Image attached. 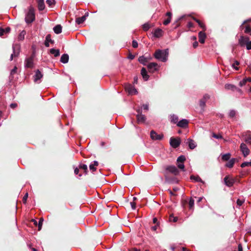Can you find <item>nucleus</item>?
<instances>
[{
	"label": "nucleus",
	"instance_id": "864d4df0",
	"mask_svg": "<svg viewBox=\"0 0 251 251\" xmlns=\"http://www.w3.org/2000/svg\"><path fill=\"white\" fill-rule=\"evenodd\" d=\"M132 45L134 48H136L138 47V44L137 41L133 40L132 43Z\"/></svg>",
	"mask_w": 251,
	"mask_h": 251
},
{
	"label": "nucleus",
	"instance_id": "cd10ccee",
	"mask_svg": "<svg viewBox=\"0 0 251 251\" xmlns=\"http://www.w3.org/2000/svg\"><path fill=\"white\" fill-rule=\"evenodd\" d=\"M50 52L53 54L55 57H57L60 55V51L58 49H51L50 50Z\"/></svg>",
	"mask_w": 251,
	"mask_h": 251
},
{
	"label": "nucleus",
	"instance_id": "bf43d9fd",
	"mask_svg": "<svg viewBox=\"0 0 251 251\" xmlns=\"http://www.w3.org/2000/svg\"><path fill=\"white\" fill-rule=\"evenodd\" d=\"M17 67L15 66L14 68L11 71V75H14L16 73L17 71Z\"/></svg>",
	"mask_w": 251,
	"mask_h": 251
},
{
	"label": "nucleus",
	"instance_id": "5701e85b",
	"mask_svg": "<svg viewBox=\"0 0 251 251\" xmlns=\"http://www.w3.org/2000/svg\"><path fill=\"white\" fill-rule=\"evenodd\" d=\"M163 31L160 29H156L153 33L154 36L157 38L160 37L162 36Z\"/></svg>",
	"mask_w": 251,
	"mask_h": 251
},
{
	"label": "nucleus",
	"instance_id": "5fc2aeb1",
	"mask_svg": "<svg viewBox=\"0 0 251 251\" xmlns=\"http://www.w3.org/2000/svg\"><path fill=\"white\" fill-rule=\"evenodd\" d=\"M247 50H251V41H250L249 43L245 46Z\"/></svg>",
	"mask_w": 251,
	"mask_h": 251
},
{
	"label": "nucleus",
	"instance_id": "a19ab883",
	"mask_svg": "<svg viewBox=\"0 0 251 251\" xmlns=\"http://www.w3.org/2000/svg\"><path fill=\"white\" fill-rule=\"evenodd\" d=\"M177 167L179 169L184 171V165L183 162H177Z\"/></svg>",
	"mask_w": 251,
	"mask_h": 251
},
{
	"label": "nucleus",
	"instance_id": "a211bd4d",
	"mask_svg": "<svg viewBox=\"0 0 251 251\" xmlns=\"http://www.w3.org/2000/svg\"><path fill=\"white\" fill-rule=\"evenodd\" d=\"M186 144H187L188 145L189 147L190 148V149H191L192 150L195 149L197 146L196 144L194 142V141L190 138L187 139L186 140Z\"/></svg>",
	"mask_w": 251,
	"mask_h": 251
},
{
	"label": "nucleus",
	"instance_id": "3c124183",
	"mask_svg": "<svg viewBox=\"0 0 251 251\" xmlns=\"http://www.w3.org/2000/svg\"><path fill=\"white\" fill-rule=\"evenodd\" d=\"M247 82V79H244L240 82L239 85L240 86L242 87L243 86L245 85Z\"/></svg>",
	"mask_w": 251,
	"mask_h": 251
},
{
	"label": "nucleus",
	"instance_id": "2eb2a0df",
	"mask_svg": "<svg viewBox=\"0 0 251 251\" xmlns=\"http://www.w3.org/2000/svg\"><path fill=\"white\" fill-rule=\"evenodd\" d=\"M151 137L154 140H160L163 138V135L162 134H158L154 131L152 130L151 132Z\"/></svg>",
	"mask_w": 251,
	"mask_h": 251
},
{
	"label": "nucleus",
	"instance_id": "a18cd8bd",
	"mask_svg": "<svg viewBox=\"0 0 251 251\" xmlns=\"http://www.w3.org/2000/svg\"><path fill=\"white\" fill-rule=\"evenodd\" d=\"M46 40L47 41H49V42L53 44L54 43V41L51 40V36L50 34H48L46 37Z\"/></svg>",
	"mask_w": 251,
	"mask_h": 251
},
{
	"label": "nucleus",
	"instance_id": "6e6d98bb",
	"mask_svg": "<svg viewBox=\"0 0 251 251\" xmlns=\"http://www.w3.org/2000/svg\"><path fill=\"white\" fill-rule=\"evenodd\" d=\"M43 220H41L40 219V221H39L38 222V229L39 230H40L41 229V227H42V223H43Z\"/></svg>",
	"mask_w": 251,
	"mask_h": 251
},
{
	"label": "nucleus",
	"instance_id": "f704fd0d",
	"mask_svg": "<svg viewBox=\"0 0 251 251\" xmlns=\"http://www.w3.org/2000/svg\"><path fill=\"white\" fill-rule=\"evenodd\" d=\"M194 20L199 24V26L202 28L203 30H205V26L202 23H201L199 20L196 18H194Z\"/></svg>",
	"mask_w": 251,
	"mask_h": 251
},
{
	"label": "nucleus",
	"instance_id": "0e129e2a",
	"mask_svg": "<svg viewBox=\"0 0 251 251\" xmlns=\"http://www.w3.org/2000/svg\"><path fill=\"white\" fill-rule=\"evenodd\" d=\"M143 107L145 110H148L149 109V106L148 104H143Z\"/></svg>",
	"mask_w": 251,
	"mask_h": 251
},
{
	"label": "nucleus",
	"instance_id": "6ab92c4d",
	"mask_svg": "<svg viewBox=\"0 0 251 251\" xmlns=\"http://www.w3.org/2000/svg\"><path fill=\"white\" fill-rule=\"evenodd\" d=\"M199 42L203 44L205 42L206 35L204 31H200L199 33Z\"/></svg>",
	"mask_w": 251,
	"mask_h": 251
},
{
	"label": "nucleus",
	"instance_id": "7ed1b4c3",
	"mask_svg": "<svg viewBox=\"0 0 251 251\" xmlns=\"http://www.w3.org/2000/svg\"><path fill=\"white\" fill-rule=\"evenodd\" d=\"M12 50L13 52L10 56V61H12L14 58L18 57L20 52V45L18 44H13L12 46Z\"/></svg>",
	"mask_w": 251,
	"mask_h": 251
},
{
	"label": "nucleus",
	"instance_id": "13d9d810",
	"mask_svg": "<svg viewBox=\"0 0 251 251\" xmlns=\"http://www.w3.org/2000/svg\"><path fill=\"white\" fill-rule=\"evenodd\" d=\"M4 33H5L4 28L0 27V36H2L4 35Z\"/></svg>",
	"mask_w": 251,
	"mask_h": 251
},
{
	"label": "nucleus",
	"instance_id": "412c9836",
	"mask_svg": "<svg viewBox=\"0 0 251 251\" xmlns=\"http://www.w3.org/2000/svg\"><path fill=\"white\" fill-rule=\"evenodd\" d=\"M141 75H142V77H143V79L145 81H147V80H148L149 79V75H148L147 72V71H146L145 68H143L141 69Z\"/></svg>",
	"mask_w": 251,
	"mask_h": 251
},
{
	"label": "nucleus",
	"instance_id": "2f4dec72",
	"mask_svg": "<svg viewBox=\"0 0 251 251\" xmlns=\"http://www.w3.org/2000/svg\"><path fill=\"white\" fill-rule=\"evenodd\" d=\"M190 178L195 182H202L201 179L199 176H191Z\"/></svg>",
	"mask_w": 251,
	"mask_h": 251
},
{
	"label": "nucleus",
	"instance_id": "4c0bfd02",
	"mask_svg": "<svg viewBox=\"0 0 251 251\" xmlns=\"http://www.w3.org/2000/svg\"><path fill=\"white\" fill-rule=\"evenodd\" d=\"M79 169L83 170L85 173L87 172V166L84 164H81L79 166Z\"/></svg>",
	"mask_w": 251,
	"mask_h": 251
},
{
	"label": "nucleus",
	"instance_id": "c756f323",
	"mask_svg": "<svg viewBox=\"0 0 251 251\" xmlns=\"http://www.w3.org/2000/svg\"><path fill=\"white\" fill-rule=\"evenodd\" d=\"M170 120L172 123H173L174 124H177L178 118L177 116L176 115H173L171 116Z\"/></svg>",
	"mask_w": 251,
	"mask_h": 251
},
{
	"label": "nucleus",
	"instance_id": "603ef678",
	"mask_svg": "<svg viewBox=\"0 0 251 251\" xmlns=\"http://www.w3.org/2000/svg\"><path fill=\"white\" fill-rule=\"evenodd\" d=\"M213 137L216 139H222L223 137L221 134H216L215 133H213L212 135Z\"/></svg>",
	"mask_w": 251,
	"mask_h": 251
},
{
	"label": "nucleus",
	"instance_id": "c03bdc74",
	"mask_svg": "<svg viewBox=\"0 0 251 251\" xmlns=\"http://www.w3.org/2000/svg\"><path fill=\"white\" fill-rule=\"evenodd\" d=\"M239 65V62L236 60L234 61V63L232 64V67L235 70H238L239 68L237 67H236L235 65L237 66Z\"/></svg>",
	"mask_w": 251,
	"mask_h": 251
},
{
	"label": "nucleus",
	"instance_id": "e2e57ef3",
	"mask_svg": "<svg viewBox=\"0 0 251 251\" xmlns=\"http://www.w3.org/2000/svg\"><path fill=\"white\" fill-rule=\"evenodd\" d=\"M130 205H131V206L132 207V208L133 209H135V203L134 202H130Z\"/></svg>",
	"mask_w": 251,
	"mask_h": 251
},
{
	"label": "nucleus",
	"instance_id": "6e6552de",
	"mask_svg": "<svg viewBox=\"0 0 251 251\" xmlns=\"http://www.w3.org/2000/svg\"><path fill=\"white\" fill-rule=\"evenodd\" d=\"M158 65L156 63L152 62L150 63L148 65L147 67L149 70V71L150 73H153L154 72L157 71L159 68Z\"/></svg>",
	"mask_w": 251,
	"mask_h": 251
},
{
	"label": "nucleus",
	"instance_id": "f8f14e48",
	"mask_svg": "<svg viewBox=\"0 0 251 251\" xmlns=\"http://www.w3.org/2000/svg\"><path fill=\"white\" fill-rule=\"evenodd\" d=\"M166 170L174 174L175 176L179 174V171L175 166H168L166 168Z\"/></svg>",
	"mask_w": 251,
	"mask_h": 251
},
{
	"label": "nucleus",
	"instance_id": "bb28decb",
	"mask_svg": "<svg viewBox=\"0 0 251 251\" xmlns=\"http://www.w3.org/2000/svg\"><path fill=\"white\" fill-rule=\"evenodd\" d=\"M53 31L56 34H59L62 32V26L60 25H57L53 27Z\"/></svg>",
	"mask_w": 251,
	"mask_h": 251
},
{
	"label": "nucleus",
	"instance_id": "f03ea898",
	"mask_svg": "<svg viewBox=\"0 0 251 251\" xmlns=\"http://www.w3.org/2000/svg\"><path fill=\"white\" fill-rule=\"evenodd\" d=\"M35 19V10L32 6L28 7V11L25 15V21L27 24L32 23Z\"/></svg>",
	"mask_w": 251,
	"mask_h": 251
},
{
	"label": "nucleus",
	"instance_id": "9b49d317",
	"mask_svg": "<svg viewBox=\"0 0 251 251\" xmlns=\"http://www.w3.org/2000/svg\"><path fill=\"white\" fill-rule=\"evenodd\" d=\"M141 110L138 109L137 110L138 112V114L136 116L137 121L139 123H145L146 118L144 115L142 114Z\"/></svg>",
	"mask_w": 251,
	"mask_h": 251
},
{
	"label": "nucleus",
	"instance_id": "72a5a7b5",
	"mask_svg": "<svg viewBox=\"0 0 251 251\" xmlns=\"http://www.w3.org/2000/svg\"><path fill=\"white\" fill-rule=\"evenodd\" d=\"M230 157V154L228 153H226V154H224L223 155H222V159L224 160V161H227L229 159Z\"/></svg>",
	"mask_w": 251,
	"mask_h": 251
},
{
	"label": "nucleus",
	"instance_id": "49530a36",
	"mask_svg": "<svg viewBox=\"0 0 251 251\" xmlns=\"http://www.w3.org/2000/svg\"><path fill=\"white\" fill-rule=\"evenodd\" d=\"M194 205V200L193 199H190L189 202V206L190 209L193 208Z\"/></svg>",
	"mask_w": 251,
	"mask_h": 251
},
{
	"label": "nucleus",
	"instance_id": "0eeeda50",
	"mask_svg": "<svg viewBox=\"0 0 251 251\" xmlns=\"http://www.w3.org/2000/svg\"><path fill=\"white\" fill-rule=\"evenodd\" d=\"M180 139L179 138L171 137L170 139V144L174 148H177L180 144Z\"/></svg>",
	"mask_w": 251,
	"mask_h": 251
},
{
	"label": "nucleus",
	"instance_id": "dca6fc26",
	"mask_svg": "<svg viewBox=\"0 0 251 251\" xmlns=\"http://www.w3.org/2000/svg\"><path fill=\"white\" fill-rule=\"evenodd\" d=\"M209 96L206 94L204 95L203 97V98L201 99L200 101V106L201 108V112L203 111V108L204 107V106L205 105L206 101L209 99Z\"/></svg>",
	"mask_w": 251,
	"mask_h": 251
},
{
	"label": "nucleus",
	"instance_id": "f257e3e1",
	"mask_svg": "<svg viewBox=\"0 0 251 251\" xmlns=\"http://www.w3.org/2000/svg\"><path fill=\"white\" fill-rule=\"evenodd\" d=\"M168 56V50H157L154 53V57L162 62H166L167 60Z\"/></svg>",
	"mask_w": 251,
	"mask_h": 251
},
{
	"label": "nucleus",
	"instance_id": "79ce46f5",
	"mask_svg": "<svg viewBox=\"0 0 251 251\" xmlns=\"http://www.w3.org/2000/svg\"><path fill=\"white\" fill-rule=\"evenodd\" d=\"M236 112L234 110H231L230 111L229 113V117L230 118H234L235 115H236Z\"/></svg>",
	"mask_w": 251,
	"mask_h": 251
},
{
	"label": "nucleus",
	"instance_id": "58836bf2",
	"mask_svg": "<svg viewBox=\"0 0 251 251\" xmlns=\"http://www.w3.org/2000/svg\"><path fill=\"white\" fill-rule=\"evenodd\" d=\"M186 158L184 155H181L179 156L177 159V162H183L185 160Z\"/></svg>",
	"mask_w": 251,
	"mask_h": 251
},
{
	"label": "nucleus",
	"instance_id": "338daca9",
	"mask_svg": "<svg viewBox=\"0 0 251 251\" xmlns=\"http://www.w3.org/2000/svg\"><path fill=\"white\" fill-rule=\"evenodd\" d=\"M79 173V169L77 168H76L74 170V173L75 175H77Z\"/></svg>",
	"mask_w": 251,
	"mask_h": 251
},
{
	"label": "nucleus",
	"instance_id": "4be33fe9",
	"mask_svg": "<svg viewBox=\"0 0 251 251\" xmlns=\"http://www.w3.org/2000/svg\"><path fill=\"white\" fill-rule=\"evenodd\" d=\"M138 60L140 63L143 64L144 65H146L149 61V59L147 58V57L145 56H141L139 57Z\"/></svg>",
	"mask_w": 251,
	"mask_h": 251
},
{
	"label": "nucleus",
	"instance_id": "09e8293b",
	"mask_svg": "<svg viewBox=\"0 0 251 251\" xmlns=\"http://www.w3.org/2000/svg\"><path fill=\"white\" fill-rule=\"evenodd\" d=\"M245 32L246 33L251 35V28L249 26H246L245 30Z\"/></svg>",
	"mask_w": 251,
	"mask_h": 251
},
{
	"label": "nucleus",
	"instance_id": "de8ad7c7",
	"mask_svg": "<svg viewBox=\"0 0 251 251\" xmlns=\"http://www.w3.org/2000/svg\"><path fill=\"white\" fill-rule=\"evenodd\" d=\"M177 218L176 217H174V216H170L169 218V220L170 222H176L177 221Z\"/></svg>",
	"mask_w": 251,
	"mask_h": 251
},
{
	"label": "nucleus",
	"instance_id": "680f3d73",
	"mask_svg": "<svg viewBox=\"0 0 251 251\" xmlns=\"http://www.w3.org/2000/svg\"><path fill=\"white\" fill-rule=\"evenodd\" d=\"M10 28L9 27H7L5 29H4L5 33H8L10 31Z\"/></svg>",
	"mask_w": 251,
	"mask_h": 251
},
{
	"label": "nucleus",
	"instance_id": "774afa93",
	"mask_svg": "<svg viewBox=\"0 0 251 251\" xmlns=\"http://www.w3.org/2000/svg\"><path fill=\"white\" fill-rule=\"evenodd\" d=\"M238 250L239 251H243L242 247L241 244L238 245Z\"/></svg>",
	"mask_w": 251,
	"mask_h": 251
},
{
	"label": "nucleus",
	"instance_id": "a878e982",
	"mask_svg": "<svg viewBox=\"0 0 251 251\" xmlns=\"http://www.w3.org/2000/svg\"><path fill=\"white\" fill-rule=\"evenodd\" d=\"M98 162L97 161H94L92 163L89 165V169L92 172H94L96 170V167L98 166Z\"/></svg>",
	"mask_w": 251,
	"mask_h": 251
},
{
	"label": "nucleus",
	"instance_id": "69168bd1",
	"mask_svg": "<svg viewBox=\"0 0 251 251\" xmlns=\"http://www.w3.org/2000/svg\"><path fill=\"white\" fill-rule=\"evenodd\" d=\"M135 57V56L132 54H129L128 56V58L131 60L133 59Z\"/></svg>",
	"mask_w": 251,
	"mask_h": 251
},
{
	"label": "nucleus",
	"instance_id": "ddd939ff",
	"mask_svg": "<svg viewBox=\"0 0 251 251\" xmlns=\"http://www.w3.org/2000/svg\"><path fill=\"white\" fill-rule=\"evenodd\" d=\"M243 136L244 137V141L248 144H251V132L247 131L244 132L243 134Z\"/></svg>",
	"mask_w": 251,
	"mask_h": 251
},
{
	"label": "nucleus",
	"instance_id": "e433bc0d",
	"mask_svg": "<svg viewBox=\"0 0 251 251\" xmlns=\"http://www.w3.org/2000/svg\"><path fill=\"white\" fill-rule=\"evenodd\" d=\"M225 87L226 89L228 90L231 89L234 90L235 89H236V87L232 84H226L225 85Z\"/></svg>",
	"mask_w": 251,
	"mask_h": 251
},
{
	"label": "nucleus",
	"instance_id": "f3484780",
	"mask_svg": "<svg viewBox=\"0 0 251 251\" xmlns=\"http://www.w3.org/2000/svg\"><path fill=\"white\" fill-rule=\"evenodd\" d=\"M188 121L186 119H182L178 122L177 126L181 128H186L188 126Z\"/></svg>",
	"mask_w": 251,
	"mask_h": 251
},
{
	"label": "nucleus",
	"instance_id": "20e7f679",
	"mask_svg": "<svg viewBox=\"0 0 251 251\" xmlns=\"http://www.w3.org/2000/svg\"><path fill=\"white\" fill-rule=\"evenodd\" d=\"M250 41V39L248 37L241 36L238 39V43L241 47H245Z\"/></svg>",
	"mask_w": 251,
	"mask_h": 251
},
{
	"label": "nucleus",
	"instance_id": "c9c22d12",
	"mask_svg": "<svg viewBox=\"0 0 251 251\" xmlns=\"http://www.w3.org/2000/svg\"><path fill=\"white\" fill-rule=\"evenodd\" d=\"M150 27L151 25L148 23H145L142 25V28L144 31L148 30Z\"/></svg>",
	"mask_w": 251,
	"mask_h": 251
},
{
	"label": "nucleus",
	"instance_id": "423d86ee",
	"mask_svg": "<svg viewBox=\"0 0 251 251\" xmlns=\"http://www.w3.org/2000/svg\"><path fill=\"white\" fill-rule=\"evenodd\" d=\"M125 90L129 95H133L137 94V90L131 84L126 85L125 86Z\"/></svg>",
	"mask_w": 251,
	"mask_h": 251
},
{
	"label": "nucleus",
	"instance_id": "4d7b16f0",
	"mask_svg": "<svg viewBox=\"0 0 251 251\" xmlns=\"http://www.w3.org/2000/svg\"><path fill=\"white\" fill-rule=\"evenodd\" d=\"M27 198H28V193H26L25 195V196H24L23 199V202H24V203H25V202H26V200H27Z\"/></svg>",
	"mask_w": 251,
	"mask_h": 251
},
{
	"label": "nucleus",
	"instance_id": "8fccbe9b",
	"mask_svg": "<svg viewBox=\"0 0 251 251\" xmlns=\"http://www.w3.org/2000/svg\"><path fill=\"white\" fill-rule=\"evenodd\" d=\"M244 202V200L243 199H238L237 201V204L239 206H241Z\"/></svg>",
	"mask_w": 251,
	"mask_h": 251
},
{
	"label": "nucleus",
	"instance_id": "473e14b6",
	"mask_svg": "<svg viewBox=\"0 0 251 251\" xmlns=\"http://www.w3.org/2000/svg\"><path fill=\"white\" fill-rule=\"evenodd\" d=\"M38 9L39 11L43 10L45 7L44 2H38Z\"/></svg>",
	"mask_w": 251,
	"mask_h": 251
},
{
	"label": "nucleus",
	"instance_id": "7c9ffc66",
	"mask_svg": "<svg viewBox=\"0 0 251 251\" xmlns=\"http://www.w3.org/2000/svg\"><path fill=\"white\" fill-rule=\"evenodd\" d=\"M235 163V159L232 158L226 164V166L228 168H232Z\"/></svg>",
	"mask_w": 251,
	"mask_h": 251
},
{
	"label": "nucleus",
	"instance_id": "c85d7f7f",
	"mask_svg": "<svg viewBox=\"0 0 251 251\" xmlns=\"http://www.w3.org/2000/svg\"><path fill=\"white\" fill-rule=\"evenodd\" d=\"M86 20V19L84 17L82 16L81 17H78L76 18L75 19V22L77 24L80 25L81 24H82Z\"/></svg>",
	"mask_w": 251,
	"mask_h": 251
},
{
	"label": "nucleus",
	"instance_id": "b1692460",
	"mask_svg": "<svg viewBox=\"0 0 251 251\" xmlns=\"http://www.w3.org/2000/svg\"><path fill=\"white\" fill-rule=\"evenodd\" d=\"M26 34V31L25 30H23L18 36V40L19 41H23L25 39V36Z\"/></svg>",
	"mask_w": 251,
	"mask_h": 251
},
{
	"label": "nucleus",
	"instance_id": "39448f33",
	"mask_svg": "<svg viewBox=\"0 0 251 251\" xmlns=\"http://www.w3.org/2000/svg\"><path fill=\"white\" fill-rule=\"evenodd\" d=\"M240 151L244 157L247 156L250 152L249 149L247 147L246 144L242 143L240 145Z\"/></svg>",
	"mask_w": 251,
	"mask_h": 251
},
{
	"label": "nucleus",
	"instance_id": "052dcab7",
	"mask_svg": "<svg viewBox=\"0 0 251 251\" xmlns=\"http://www.w3.org/2000/svg\"><path fill=\"white\" fill-rule=\"evenodd\" d=\"M10 106L11 108L14 109L17 106V104L15 103H13L10 104Z\"/></svg>",
	"mask_w": 251,
	"mask_h": 251
},
{
	"label": "nucleus",
	"instance_id": "37998d69",
	"mask_svg": "<svg viewBox=\"0 0 251 251\" xmlns=\"http://www.w3.org/2000/svg\"><path fill=\"white\" fill-rule=\"evenodd\" d=\"M248 166H251V161L250 162H244L241 165L242 168H244Z\"/></svg>",
	"mask_w": 251,
	"mask_h": 251
},
{
	"label": "nucleus",
	"instance_id": "9d476101",
	"mask_svg": "<svg viewBox=\"0 0 251 251\" xmlns=\"http://www.w3.org/2000/svg\"><path fill=\"white\" fill-rule=\"evenodd\" d=\"M224 181L226 186L231 187L235 183V179L229 176H226L224 178Z\"/></svg>",
	"mask_w": 251,
	"mask_h": 251
},
{
	"label": "nucleus",
	"instance_id": "ea45409f",
	"mask_svg": "<svg viewBox=\"0 0 251 251\" xmlns=\"http://www.w3.org/2000/svg\"><path fill=\"white\" fill-rule=\"evenodd\" d=\"M46 3L49 6L52 7V5H54L55 1L54 0H47Z\"/></svg>",
	"mask_w": 251,
	"mask_h": 251
},
{
	"label": "nucleus",
	"instance_id": "4468645a",
	"mask_svg": "<svg viewBox=\"0 0 251 251\" xmlns=\"http://www.w3.org/2000/svg\"><path fill=\"white\" fill-rule=\"evenodd\" d=\"M42 77L43 74L39 70H37L35 72V74L33 76L34 82L39 83L40 82V79L42 78Z\"/></svg>",
	"mask_w": 251,
	"mask_h": 251
},
{
	"label": "nucleus",
	"instance_id": "1a4fd4ad",
	"mask_svg": "<svg viewBox=\"0 0 251 251\" xmlns=\"http://www.w3.org/2000/svg\"><path fill=\"white\" fill-rule=\"evenodd\" d=\"M25 68H32L34 66L33 56H30L25 59Z\"/></svg>",
	"mask_w": 251,
	"mask_h": 251
},
{
	"label": "nucleus",
	"instance_id": "aec40b11",
	"mask_svg": "<svg viewBox=\"0 0 251 251\" xmlns=\"http://www.w3.org/2000/svg\"><path fill=\"white\" fill-rule=\"evenodd\" d=\"M69 59V55L67 53H64L62 55L60 61L62 63L66 64L68 62Z\"/></svg>",
	"mask_w": 251,
	"mask_h": 251
},
{
	"label": "nucleus",
	"instance_id": "393cba45",
	"mask_svg": "<svg viewBox=\"0 0 251 251\" xmlns=\"http://www.w3.org/2000/svg\"><path fill=\"white\" fill-rule=\"evenodd\" d=\"M166 16H168V18L166 20H165L164 21L163 24L164 25H168L171 22V18H172V13H171V12H168L166 13Z\"/></svg>",
	"mask_w": 251,
	"mask_h": 251
}]
</instances>
